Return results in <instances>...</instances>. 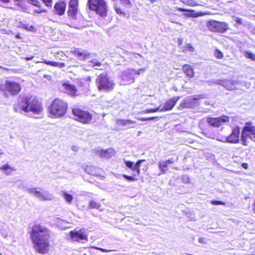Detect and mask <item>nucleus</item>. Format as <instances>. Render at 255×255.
Listing matches in <instances>:
<instances>
[{"label": "nucleus", "mask_w": 255, "mask_h": 255, "mask_svg": "<svg viewBox=\"0 0 255 255\" xmlns=\"http://www.w3.org/2000/svg\"><path fill=\"white\" fill-rule=\"evenodd\" d=\"M30 237L36 252L42 255L49 252L50 232L47 228L39 224H35L32 227Z\"/></svg>", "instance_id": "f257e3e1"}, {"label": "nucleus", "mask_w": 255, "mask_h": 255, "mask_svg": "<svg viewBox=\"0 0 255 255\" xmlns=\"http://www.w3.org/2000/svg\"><path fill=\"white\" fill-rule=\"evenodd\" d=\"M14 109L17 113L31 112L34 114H40L43 110L41 102L30 95L19 98L14 106Z\"/></svg>", "instance_id": "f03ea898"}, {"label": "nucleus", "mask_w": 255, "mask_h": 255, "mask_svg": "<svg viewBox=\"0 0 255 255\" xmlns=\"http://www.w3.org/2000/svg\"><path fill=\"white\" fill-rule=\"evenodd\" d=\"M98 89L101 92H109L112 91L116 85L115 83L107 73H102L96 78Z\"/></svg>", "instance_id": "7ed1b4c3"}, {"label": "nucleus", "mask_w": 255, "mask_h": 255, "mask_svg": "<svg viewBox=\"0 0 255 255\" xmlns=\"http://www.w3.org/2000/svg\"><path fill=\"white\" fill-rule=\"evenodd\" d=\"M67 104L60 99H55L49 108V113L51 117L59 118L63 117L67 109Z\"/></svg>", "instance_id": "20e7f679"}, {"label": "nucleus", "mask_w": 255, "mask_h": 255, "mask_svg": "<svg viewBox=\"0 0 255 255\" xmlns=\"http://www.w3.org/2000/svg\"><path fill=\"white\" fill-rule=\"evenodd\" d=\"M25 190L31 195L40 201H50L53 196L48 191L39 187L26 188Z\"/></svg>", "instance_id": "39448f33"}, {"label": "nucleus", "mask_w": 255, "mask_h": 255, "mask_svg": "<svg viewBox=\"0 0 255 255\" xmlns=\"http://www.w3.org/2000/svg\"><path fill=\"white\" fill-rule=\"evenodd\" d=\"M88 4L91 10L95 11L101 16L107 15L108 7L105 0H88Z\"/></svg>", "instance_id": "423d86ee"}, {"label": "nucleus", "mask_w": 255, "mask_h": 255, "mask_svg": "<svg viewBox=\"0 0 255 255\" xmlns=\"http://www.w3.org/2000/svg\"><path fill=\"white\" fill-rule=\"evenodd\" d=\"M73 115L76 117V120L83 124L89 123L92 119V115L88 112L81 110L78 108H75L72 110Z\"/></svg>", "instance_id": "0eeeda50"}, {"label": "nucleus", "mask_w": 255, "mask_h": 255, "mask_svg": "<svg viewBox=\"0 0 255 255\" xmlns=\"http://www.w3.org/2000/svg\"><path fill=\"white\" fill-rule=\"evenodd\" d=\"M135 70L128 69L122 72L121 75V79L122 80L123 84L126 85L132 83L134 82V76Z\"/></svg>", "instance_id": "6e6552de"}, {"label": "nucleus", "mask_w": 255, "mask_h": 255, "mask_svg": "<svg viewBox=\"0 0 255 255\" xmlns=\"http://www.w3.org/2000/svg\"><path fill=\"white\" fill-rule=\"evenodd\" d=\"M203 98L204 97L202 95L197 96L194 98L186 97L180 103V106L183 108H190L196 106L199 104V100Z\"/></svg>", "instance_id": "1a4fd4ad"}, {"label": "nucleus", "mask_w": 255, "mask_h": 255, "mask_svg": "<svg viewBox=\"0 0 255 255\" xmlns=\"http://www.w3.org/2000/svg\"><path fill=\"white\" fill-rule=\"evenodd\" d=\"M5 90L12 95H16L21 90V85L14 81H6L5 84Z\"/></svg>", "instance_id": "9d476101"}, {"label": "nucleus", "mask_w": 255, "mask_h": 255, "mask_svg": "<svg viewBox=\"0 0 255 255\" xmlns=\"http://www.w3.org/2000/svg\"><path fill=\"white\" fill-rule=\"evenodd\" d=\"M230 121V118L228 116H223L218 118L208 117L207 119L208 123L212 127H219L228 123Z\"/></svg>", "instance_id": "9b49d317"}, {"label": "nucleus", "mask_w": 255, "mask_h": 255, "mask_svg": "<svg viewBox=\"0 0 255 255\" xmlns=\"http://www.w3.org/2000/svg\"><path fill=\"white\" fill-rule=\"evenodd\" d=\"M71 239L74 242H80L82 240L87 241V236L85 230L82 229L80 230H73L70 233Z\"/></svg>", "instance_id": "f8f14e48"}, {"label": "nucleus", "mask_w": 255, "mask_h": 255, "mask_svg": "<svg viewBox=\"0 0 255 255\" xmlns=\"http://www.w3.org/2000/svg\"><path fill=\"white\" fill-rule=\"evenodd\" d=\"M209 28L212 31L224 32L228 29V25L225 22L213 20L209 22Z\"/></svg>", "instance_id": "ddd939ff"}, {"label": "nucleus", "mask_w": 255, "mask_h": 255, "mask_svg": "<svg viewBox=\"0 0 255 255\" xmlns=\"http://www.w3.org/2000/svg\"><path fill=\"white\" fill-rule=\"evenodd\" d=\"M242 132L255 142V126L252 122L247 123L243 128Z\"/></svg>", "instance_id": "4468645a"}, {"label": "nucleus", "mask_w": 255, "mask_h": 255, "mask_svg": "<svg viewBox=\"0 0 255 255\" xmlns=\"http://www.w3.org/2000/svg\"><path fill=\"white\" fill-rule=\"evenodd\" d=\"M61 88H62L65 93L72 97H76L79 95L76 86L71 84L69 82L63 83L61 85Z\"/></svg>", "instance_id": "2eb2a0df"}, {"label": "nucleus", "mask_w": 255, "mask_h": 255, "mask_svg": "<svg viewBox=\"0 0 255 255\" xmlns=\"http://www.w3.org/2000/svg\"><path fill=\"white\" fill-rule=\"evenodd\" d=\"M240 129L239 127H236L232 130L230 135L227 136V142L237 143L239 141Z\"/></svg>", "instance_id": "dca6fc26"}, {"label": "nucleus", "mask_w": 255, "mask_h": 255, "mask_svg": "<svg viewBox=\"0 0 255 255\" xmlns=\"http://www.w3.org/2000/svg\"><path fill=\"white\" fill-rule=\"evenodd\" d=\"M180 99L179 96L173 97L172 99L168 100L162 107H160V112H164L171 110L175 106L177 101Z\"/></svg>", "instance_id": "f3484780"}, {"label": "nucleus", "mask_w": 255, "mask_h": 255, "mask_svg": "<svg viewBox=\"0 0 255 255\" xmlns=\"http://www.w3.org/2000/svg\"><path fill=\"white\" fill-rule=\"evenodd\" d=\"M78 0H70L69 2L68 14L72 19L76 18V15L78 11Z\"/></svg>", "instance_id": "a211bd4d"}, {"label": "nucleus", "mask_w": 255, "mask_h": 255, "mask_svg": "<svg viewBox=\"0 0 255 255\" xmlns=\"http://www.w3.org/2000/svg\"><path fill=\"white\" fill-rule=\"evenodd\" d=\"M237 81L231 80H222L220 82V84L224 86L225 88L229 90H234L236 88L237 84Z\"/></svg>", "instance_id": "6ab92c4d"}, {"label": "nucleus", "mask_w": 255, "mask_h": 255, "mask_svg": "<svg viewBox=\"0 0 255 255\" xmlns=\"http://www.w3.org/2000/svg\"><path fill=\"white\" fill-rule=\"evenodd\" d=\"M66 3L64 2L60 1L55 4L54 6L55 12L61 15L63 14L65 11Z\"/></svg>", "instance_id": "aec40b11"}, {"label": "nucleus", "mask_w": 255, "mask_h": 255, "mask_svg": "<svg viewBox=\"0 0 255 255\" xmlns=\"http://www.w3.org/2000/svg\"><path fill=\"white\" fill-rule=\"evenodd\" d=\"M116 124L120 126H128V128H134L133 125L135 124V122L129 120H117Z\"/></svg>", "instance_id": "412c9836"}, {"label": "nucleus", "mask_w": 255, "mask_h": 255, "mask_svg": "<svg viewBox=\"0 0 255 255\" xmlns=\"http://www.w3.org/2000/svg\"><path fill=\"white\" fill-rule=\"evenodd\" d=\"M74 53L76 56H78L81 60L87 58L89 55V53L86 51L80 49H75Z\"/></svg>", "instance_id": "4be33fe9"}, {"label": "nucleus", "mask_w": 255, "mask_h": 255, "mask_svg": "<svg viewBox=\"0 0 255 255\" xmlns=\"http://www.w3.org/2000/svg\"><path fill=\"white\" fill-rule=\"evenodd\" d=\"M115 150L112 148H109L106 150L102 149L100 151V155L102 157L110 158L115 154Z\"/></svg>", "instance_id": "5701e85b"}, {"label": "nucleus", "mask_w": 255, "mask_h": 255, "mask_svg": "<svg viewBox=\"0 0 255 255\" xmlns=\"http://www.w3.org/2000/svg\"><path fill=\"white\" fill-rule=\"evenodd\" d=\"M0 170L2 171L5 174L8 175H10L12 171H15L16 169L8 164H5L0 167Z\"/></svg>", "instance_id": "b1692460"}, {"label": "nucleus", "mask_w": 255, "mask_h": 255, "mask_svg": "<svg viewBox=\"0 0 255 255\" xmlns=\"http://www.w3.org/2000/svg\"><path fill=\"white\" fill-rule=\"evenodd\" d=\"M183 70L186 75L190 78L194 76L193 68L189 65L185 64L183 66Z\"/></svg>", "instance_id": "393cba45"}, {"label": "nucleus", "mask_w": 255, "mask_h": 255, "mask_svg": "<svg viewBox=\"0 0 255 255\" xmlns=\"http://www.w3.org/2000/svg\"><path fill=\"white\" fill-rule=\"evenodd\" d=\"M41 63H44L46 64L49 65L54 67H59L60 68H63L65 66V64L64 63H59L57 62L49 61L44 60L43 61L41 62Z\"/></svg>", "instance_id": "a878e982"}, {"label": "nucleus", "mask_w": 255, "mask_h": 255, "mask_svg": "<svg viewBox=\"0 0 255 255\" xmlns=\"http://www.w3.org/2000/svg\"><path fill=\"white\" fill-rule=\"evenodd\" d=\"M101 205L94 200H91L89 202L88 207L90 209H99L100 211H103V209H101Z\"/></svg>", "instance_id": "bb28decb"}, {"label": "nucleus", "mask_w": 255, "mask_h": 255, "mask_svg": "<svg viewBox=\"0 0 255 255\" xmlns=\"http://www.w3.org/2000/svg\"><path fill=\"white\" fill-rule=\"evenodd\" d=\"M8 232V227L3 224L0 226V233L4 238H6L7 236Z\"/></svg>", "instance_id": "cd10ccee"}, {"label": "nucleus", "mask_w": 255, "mask_h": 255, "mask_svg": "<svg viewBox=\"0 0 255 255\" xmlns=\"http://www.w3.org/2000/svg\"><path fill=\"white\" fill-rule=\"evenodd\" d=\"M168 164L165 161L159 162L158 164V168L162 174H165L166 172L167 169L166 168Z\"/></svg>", "instance_id": "c85d7f7f"}, {"label": "nucleus", "mask_w": 255, "mask_h": 255, "mask_svg": "<svg viewBox=\"0 0 255 255\" xmlns=\"http://www.w3.org/2000/svg\"><path fill=\"white\" fill-rule=\"evenodd\" d=\"M88 65L95 69H98V67L101 65V63L96 59H92L89 61Z\"/></svg>", "instance_id": "c756f323"}, {"label": "nucleus", "mask_w": 255, "mask_h": 255, "mask_svg": "<svg viewBox=\"0 0 255 255\" xmlns=\"http://www.w3.org/2000/svg\"><path fill=\"white\" fill-rule=\"evenodd\" d=\"M62 196L67 203H68V204L71 203L72 201L73 200V197L71 195L65 192H63L62 193Z\"/></svg>", "instance_id": "7c9ffc66"}, {"label": "nucleus", "mask_w": 255, "mask_h": 255, "mask_svg": "<svg viewBox=\"0 0 255 255\" xmlns=\"http://www.w3.org/2000/svg\"><path fill=\"white\" fill-rule=\"evenodd\" d=\"M145 161L144 159H141L138 160L135 164H134V171H135L137 173V175H139L140 174V167L141 164Z\"/></svg>", "instance_id": "2f4dec72"}, {"label": "nucleus", "mask_w": 255, "mask_h": 255, "mask_svg": "<svg viewBox=\"0 0 255 255\" xmlns=\"http://www.w3.org/2000/svg\"><path fill=\"white\" fill-rule=\"evenodd\" d=\"M159 110H160V107H157L156 108H150V109H147L145 110H144L141 112V114H147L149 113H155L157 111H159Z\"/></svg>", "instance_id": "473e14b6"}, {"label": "nucleus", "mask_w": 255, "mask_h": 255, "mask_svg": "<svg viewBox=\"0 0 255 255\" xmlns=\"http://www.w3.org/2000/svg\"><path fill=\"white\" fill-rule=\"evenodd\" d=\"M85 171L89 174L91 175H95V167L92 166H87L85 168Z\"/></svg>", "instance_id": "72a5a7b5"}, {"label": "nucleus", "mask_w": 255, "mask_h": 255, "mask_svg": "<svg viewBox=\"0 0 255 255\" xmlns=\"http://www.w3.org/2000/svg\"><path fill=\"white\" fill-rule=\"evenodd\" d=\"M244 55L247 58L251 59L252 60H255V54L250 51H245Z\"/></svg>", "instance_id": "f704fd0d"}, {"label": "nucleus", "mask_w": 255, "mask_h": 255, "mask_svg": "<svg viewBox=\"0 0 255 255\" xmlns=\"http://www.w3.org/2000/svg\"><path fill=\"white\" fill-rule=\"evenodd\" d=\"M181 49L183 52L189 51L192 52L194 51V48L191 44H187L185 46L181 47Z\"/></svg>", "instance_id": "c9c22d12"}, {"label": "nucleus", "mask_w": 255, "mask_h": 255, "mask_svg": "<svg viewBox=\"0 0 255 255\" xmlns=\"http://www.w3.org/2000/svg\"><path fill=\"white\" fill-rule=\"evenodd\" d=\"M182 1L185 4L189 6H194L197 5L196 2L193 0H183Z\"/></svg>", "instance_id": "e433bc0d"}, {"label": "nucleus", "mask_w": 255, "mask_h": 255, "mask_svg": "<svg viewBox=\"0 0 255 255\" xmlns=\"http://www.w3.org/2000/svg\"><path fill=\"white\" fill-rule=\"evenodd\" d=\"M247 137H249V136L246 135V134H244V133H243L242 132V134H241V141H242V144L244 145H248V140H247Z\"/></svg>", "instance_id": "4c0bfd02"}, {"label": "nucleus", "mask_w": 255, "mask_h": 255, "mask_svg": "<svg viewBox=\"0 0 255 255\" xmlns=\"http://www.w3.org/2000/svg\"><path fill=\"white\" fill-rule=\"evenodd\" d=\"M126 165L132 171H134V162L130 161H125Z\"/></svg>", "instance_id": "58836bf2"}, {"label": "nucleus", "mask_w": 255, "mask_h": 255, "mask_svg": "<svg viewBox=\"0 0 255 255\" xmlns=\"http://www.w3.org/2000/svg\"><path fill=\"white\" fill-rule=\"evenodd\" d=\"M114 6L115 10L117 14L122 16H125L126 15L125 13L119 7H118L117 4H114Z\"/></svg>", "instance_id": "ea45409f"}, {"label": "nucleus", "mask_w": 255, "mask_h": 255, "mask_svg": "<svg viewBox=\"0 0 255 255\" xmlns=\"http://www.w3.org/2000/svg\"><path fill=\"white\" fill-rule=\"evenodd\" d=\"M232 18L234 21H236L238 24L241 25L243 24V19L242 18L239 17L238 16L233 15L232 16Z\"/></svg>", "instance_id": "a19ab883"}, {"label": "nucleus", "mask_w": 255, "mask_h": 255, "mask_svg": "<svg viewBox=\"0 0 255 255\" xmlns=\"http://www.w3.org/2000/svg\"><path fill=\"white\" fill-rule=\"evenodd\" d=\"M215 56L218 59H221L223 57V54L219 49H216Z\"/></svg>", "instance_id": "79ce46f5"}, {"label": "nucleus", "mask_w": 255, "mask_h": 255, "mask_svg": "<svg viewBox=\"0 0 255 255\" xmlns=\"http://www.w3.org/2000/svg\"><path fill=\"white\" fill-rule=\"evenodd\" d=\"M27 1L29 3L36 6H39V2L37 0H24V1Z\"/></svg>", "instance_id": "37998d69"}, {"label": "nucleus", "mask_w": 255, "mask_h": 255, "mask_svg": "<svg viewBox=\"0 0 255 255\" xmlns=\"http://www.w3.org/2000/svg\"><path fill=\"white\" fill-rule=\"evenodd\" d=\"M82 79L86 83V85H87V87H89L90 85V82L91 81V77L89 76H87L85 77L82 78Z\"/></svg>", "instance_id": "c03bdc74"}, {"label": "nucleus", "mask_w": 255, "mask_h": 255, "mask_svg": "<svg viewBox=\"0 0 255 255\" xmlns=\"http://www.w3.org/2000/svg\"><path fill=\"white\" fill-rule=\"evenodd\" d=\"M77 84L80 86H87V85H86V83L82 78L77 79Z\"/></svg>", "instance_id": "a18cd8bd"}, {"label": "nucleus", "mask_w": 255, "mask_h": 255, "mask_svg": "<svg viewBox=\"0 0 255 255\" xmlns=\"http://www.w3.org/2000/svg\"><path fill=\"white\" fill-rule=\"evenodd\" d=\"M120 1L126 7H128L130 5L129 0H120Z\"/></svg>", "instance_id": "49530a36"}, {"label": "nucleus", "mask_w": 255, "mask_h": 255, "mask_svg": "<svg viewBox=\"0 0 255 255\" xmlns=\"http://www.w3.org/2000/svg\"><path fill=\"white\" fill-rule=\"evenodd\" d=\"M123 177L125 179H126L127 180H128L129 181H135V180H137L136 178H134L132 176H128V175H123Z\"/></svg>", "instance_id": "de8ad7c7"}, {"label": "nucleus", "mask_w": 255, "mask_h": 255, "mask_svg": "<svg viewBox=\"0 0 255 255\" xmlns=\"http://www.w3.org/2000/svg\"><path fill=\"white\" fill-rule=\"evenodd\" d=\"M146 70V68H143L141 69H139L137 70H135V74L137 75H140L142 73H143Z\"/></svg>", "instance_id": "09e8293b"}, {"label": "nucleus", "mask_w": 255, "mask_h": 255, "mask_svg": "<svg viewBox=\"0 0 255 255\" xmlns=\"http://www.w3.org/2000/svg\"><path fill=\"white\" fill-rule=\"evenodd\" d=\"M211 203L213 205H223V204H224V203L223 202L220 201H212Z\"/></svg>", "instance_id": "8fccbe9b"}, {"label": "nucleus", "mask_w": 255, "mask_h": 255, "mask_svg": "<svg viewBox=\"0 0 255 255\" xmlns=\"http://www.w3.org/2000/svg\"><path fill=\"white\" fill-rule=\"evenodd\" d=\"M45 4L49 6L52 5V0H42Z\"/></svg>", "instance_id": "3c124183"}, {"label": "nucleus", "mask_w": 255, "mask_h": 255, "mask_svg": "<svg viewBox=\"0 0 255 255\" xmlns=\"http://www.w3.org/2000/svg\"><path fill=\"white\" fill-rule=\"evenodd\" d=\"M216 140H218V141H221L222 142H227V137H222L221 138H216Z\"/></svg>", "instance_id": "603ef678"}, {"label": "nucleus", "mask_w": 255, "mask_h": 255, "mask_svg": "<svg viewBox=\"0 0 255 255\" xmlns=\"http://www.w3.org/2000/svg\"><path fill=\"white\" fill-rule=\"evenodd\" d=\"M97 249L99 251L103 252L109 253V252L112 251V250H111L104 249L101 248H98Z\"/></svg>", "instance_id": "864d4df0"}, {"label": "nucleus", "mask_w": 255, "mask_h": 255, "mask_svg": "<svg viewBox=\"0 0 255 255\" xmlns=\"http://www.w3.org/2000/svg\"><path fill=\"white\" fill-rule=\"evenodd\" d=\"M183 181L185 183H189V178L188 177L184 176L182 178Z\"/></svg>", "instance_id": "5fc2aeb1"}, {"label": "nucleus", "mask_w": 255, "mask_h": 255, "mask_svg": "<svg viewBox=\"0 0 255 255\" xmlns=\"http://www.w3.org/2000/svg\"><path fill=\"white\" fill-rule=\"evenodd\" d=\"M199 242L200 243L206 244V239L203 238H200L199 239Z\"/></svg>", "instance_id": "6e6d98bb"}, {"label": "nucleus", "mask_w": 255, "mask_h": 255, "mask_svg": "<svg viewBox=\"0 0 255 255\" xmlns=\"http://www.w3.org/2000/svg\"><path fill=\"white\" fill-rule=\"evenodd\" d=\"M23 27L24 28H25L26 29L29 30H31L33 28V27L32 26H28L26 24H24Z\"/></svg>", "instance_id": "4d7b16f0"}, {"label": "nucleus", "mask_w": 255, "mask_h": 255, "mask_svg": "<svg viewBox=\"0 0 255 255\" xmlns=\"http://www.w3.org/2000/svg\"><path fill=\"white\" fill-rule=\"evenodd\" d=\"M177 10L179 11L184 12V11H190V10L183 8L181 7H178L177 8Z\"/></svg>", "instance_id": "13d9d810"}, {"label": "nucleus", "mask_w": 255, "mask_h": 255, "mask_svg": "<svg viewBox=\"0 0 255 255\" xmlns=\"http://www.w3.org/2000/svg\"><path fill=\"white\" fill-rule=\"evenodd\" d=\"M165 162L168 164H171L174 162L173 158H171L170 159H168V160H165Z\"/></svg>", "instance_id": "bf43d9fd"}, {"label": "nucleus", "mask_w": 255, "mask_h": 255, "mask_svg": "<svg viewBox=\"0 0 255 255\" xmlns=\"http://www.w3.org/2000/svg\"><path fill=\"white\" fill-rule=\"evenodd\" d=\"M242 166L244 169H247L248 168V164L247 163H243L242 164Z\"/></svg>", "instance_id": "052dcab7"}, {"label": "nucleus", "mask_w": 255, "mask_h": 255, "mask_svg": "<svg viewBox=\"0 0 255 255\" xmlns=\"http://www.w3.org/2000/svg\"><path fill=\"white\" fill-rule=\"evenodd\" d=\"M136 119L141 121H147V118H136Z\"/></svg>", "instance_id": "680f3d73"}, {"label": "nucleus", "mask_w": 255, "mask_h": 255, "mask_svg": "<svg viewBox=\"0 0 255 255\" xmlns=\"http://www.w3.org/2000/svg\"><path fill=\"white\" fill-rule=\"evenodd\" d=\"M178 44L179 45H182V39H180V38H179L178 40Z\"/></svg>", "instance_id": "e2e57ef3"}, {"label": "nucleus", "mask_w": 255, "mask_h": 255, "mask_svg": "<svg viewBox=\"0 0 255 255\" xmlns=\"http://www.w3.org/2000/svg\"><path fill=\"white\" fill-rule=\"evenodd\" d=\"M156 117H150V118H147V121H151L153 120L154 119H156Z\"/></svg>", "instance_id": "0e129e2a"}, {"label": "nucleus", "mask_w": 255, "mask_h": 255, "mask_svg": "<svg viewBox=\"0 0 255 255\" xmlns=\"http://www.w3.org/2000/svg\"><path fill=\"white\" fill-rule=\"evenodd\" d=\"M253 210L254 212L255 213V201H254V205H253Z\"/></svg>", "instance_id": "69168bd1"}, {"label": "nucleus", "mask_w": 255, "mask_h": 255, "mask_svg": "<svg viewBox=\"0 0 255 255\" xmlns=\"http://www.w3.org/2000/svg\"><path fill=\"white\" fill-rule=\"evenodd\" d=\"M33 57H26L25 58V59L26 60H31L32 59Z\"/></svg>", "instance_id": "338daca9"}, {"label": "nucleus", "mask_w": 255, "mask_h": 255, "mask_svg": "<svg viewBox=\"0 0 255 255\" xmlns=\"http://www.w3.org/2000/svg\"><path fill=\"white\" fill-rule=\"evenodd\" d=\"M0 0L3 2H8L9 1V0Z\"/></svg>", "instance_id": "774afa93"}]
</instances>
